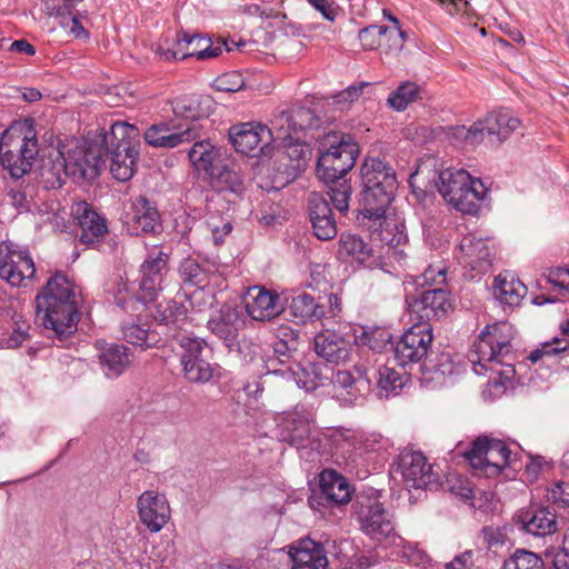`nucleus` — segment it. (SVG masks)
<instances>
[{
	"instance_id": "nucleus-44",
	"label": "nucleus",
	"mask_w": 569,
	"mask_h": 569,
	"mask_svg": "<svg viewBox=\"0 0 569 569\" xmlns=\"http://www.w3.org/2000/svg\"><path fill=\"white\" fill-rule=\"evenodd\" d=\"M113 296L119 308L132 313L141 312L143 306L151 301L142 299V292L136 295L134 288L122 281L117 284Z\"/></svg>"
},
{
	"instance_id": "nucleus-39",
	"label": "nucleus",
	"mask_w": 569,
	"mask_h": 569,
	"mask_svg": "<svg viewBox=\"0 0 569 569\" xmlns=\"http://www.w3.org/2000/svg\"><path fill=\"white\" fill-rule=\"evenodd\" d=\"M209 183L218 191H228L240 197L244 190L243 178L236 164L224 159L209 177Z\"/></svg>"
},
{
	"instance_id": "nucleus-8",
	"label": "nucleus",
	"mask_w": 569,
	"mask_h": 569,
	"mask_svg": "<svg viewBox=\"0 0 569 569\" xmlns=\"http://www.w3.org/2000/svg\"><path fill=\"white\" fill-rule=\"evenodd\" d=\"M223 48L230 49L224 41L213 42L211 38L202 34H190L183 30L178 31L170 40L162 39L156 47L154 52L164 61L183 60L196 57L198 60H208L219 57Z\"/></svg>"
},
{
	"instance_id": "nucleus-64",
	"label": "nucleus",
	"mask_w": 569,
	"mask_h": 569,
	"mask_svg": "<svg viewBox=\"0 0 569 569\" xmlns=\"http://www.w3.org/2000/svg\"><path fill=\"white\" fill-rule=\"evenodd\" d=\"M313 234L322 241L333 239L338 233L337 222L335 218H325L311 222Z\"/></svg>"
},
{
	"instance_id": "nucleus-17",
	"label": "nucleus",
	"mask_w": 569,
	"mask_h": 569,
	"mask_svg": "<svg viewBox=\"0 0 569 569\" xmlns=\"http://www.w3.org/2000/svg\"><path fill=\"white\" fill-rule=\"evenodd\" d=\"M352 490L348 480L332 469H325L319 475V490L310 498V506L315 502L326 508L347 505L351 500Z\"/></svg>"
},
{
	"instance_id": "nucleus-11",
	"label": "nucleus",
	"mask_w": 569,
	"mask_h": 569,
	"mask_svg": "<svg viewBox=\"0 0 569 569\" xmlns=\"http://www.w3.org/2000/svg\"><path fill=\"white\" fill-rule=\"evenodd\" d=\"M433 341L430 323L418 322L412 325L398 340L395 350V360L401 367L425 362L430 355Z\"/></svg>"
},
{
	"instance_id": "nucleus-3",
	"label": "nucleus",
	"mask_w": 569,
	"mask_h": 569,
	"mask_svg": "<svg viewBox=\"0 0 569 569\" xmlns=\"http://www.w3.org/2000/svg\"><path fill=\"white\" fill-rule=\"evenodd\" d=\"M515 338V329L507 321L488 325L473 343L469 355L473 371L485 375L488 371L496 375L495 385H505L515 373L512 361L515 352L511 341Z\"/></svg>"
},
{
	"instance_id": "nucleus-7",
	"label": "nucleus",
	"mask_w": 569,
	"mask_h": 569,
	"mask_svg": "<svg viewBox=\"0 0 569 569\" xmlns=\"http://www.w3.org/2000/svg\"><path fill=\"white\" fill-rule=\"evenodd\" d=\"M358 152V146L350 134H325L318 148L317 177L323 182L345 177L353 168Z\"/></svg>"
},
{
	"instance_id": "nucleus-52",
	"label": "nucleus",
	"mask_w": 569,
	"mask_h": 569,
	"mask_svg": "<svg viewBox=\"0 0 569 569\" xmlns=\"http://www.w3.org/2000/svg\"><path fill=\"white\" fill-rule=\"evenodd\" d=\"M298 347V332L288 327L280 328L277 335V340L273 343L274 352L281 356H290L293 351H297Z\"/></svg>"
},
{
	"instance_id": "nucleus-6",
	"label": "nucleus",
	"mask_w": 569,
	"mask_h": 569,
	"mask_svg": "<svg viewBox=\"0 0 569 569\" xmlns=\"http://www.w3.org/2000/svg\"><path fill=\"white\" fill-rule=\"evenodd\" d=\"M361 213L369 219H380L393 200L398 187L395 170L378 158L366 159L361 166Z\"/></svg>"
},
{
	"instance_id": "nucleus-13",
	"label": "nucleus",
	"mask_w": 569,
	"mask_h": 569,
	"mask_svg": "<svg viewBox=\"0 0 569 569\" xmlns=\"http://www.w3.org/2000/svg\"><path fill=\"white\" fill-rule=\"evenodd\" d=\"M316 420L311 410L297 406L278 418L277 437L296 448H305L312 439Z\"/></svg>"
},
{
	"instance_id": "nucleus-20",
	"label": "nucleus",
	"mask_w": 569,
	"mask_h": 569,
	"mask_svg": "<svg viewBox=\"0 0 569 569\" xmlns=\"http://www.w3.org/2000/svg\"><path fill=\"white\" fill-rule=\"evenodd\" d=\"M452 309L450 292L442 287L425 290L410 303V313L419 322L429 323L432 319L446 317Z\"/></svg>"
},
{
	"instance_id": "nucleus-41",
	"label": "nucleus",
	"mask_w": 569,
	"mask_h": 569,
	"mask_svg": "<svg viewBox=\"0 0 569 569\" xmlns=\"http://www.w3.org/2000/svg\"><path fill=\"white\" fill-rule=\"evenodd\" d=\"M281 144L283 147L282 161L287 169L292 172L303 170L311 158L310 147L295 138Z\"/></svg>"
},
{
	"instance_id": "nucleus-21",
	"label": "nucleus",
	"mask_w": 569,
	"mask_h": 569,
	"mask_svg": "<svg viewBox=\"0 0 569 569\" xmlns=\"http://www.w3.org/2000/svg\"><path fill=\"white\" fill-rule=\"evenodd\" d=\"M169 254L162 250H152L140 266L139 289L142 299L153 300L161 290L163 274L168 266Z\"/></svg>"
},
{
	"instance_id": "nucleus-50",
	"label": "nucleus",
	"mask_w": 569,
	"mask_h": 569,
	"mask_svg": "<svg viewBox=\"0 0 569 569\" xmlns=\"http://www.w3.org/2000/svg\"><path fill=\"white\" fill-rule=\"evenodd\" d=\"M420 371L423 375H431L430 379L445 377L453 373V362L449 353L441 352L433 357L430 352L427 360L421 362Z\"/></svg>"
},
{
	"instance_id": "nucleus-31",
	"label": "nucleus",
	"mask_w": 569,
	"mask_h": 569,
	"mask_svg": "<svg viewBox=\"0 0 569 569\" xmlns=\"http://www.w3.org/2000/svg\"><path fill=\"white\" fill-rule=\"evenodd\" d=\"M82 0H43V11L49 16L58 19L60 26L76 38L88 37L87 30L79 21V17L74 11V6Z\"/></svg>"
},
{
	"instance_id": "nucleus-49",
	"label": "nucleus",
	"mask_w": 569,
	"mask_h": 569,
	"mask_svg": "<svg viewBox=\"0 0 569 569\" xmlns=\"http://www.w3.org/2000/svg\"><path fill=\"white\" fill-rule=\"evenodd\" d=\"M328 184V196L335 208L340 213H346L349 210V201L351 196L350 183L342 178H336L332 181L325 182Z\"/></svg>"
},
{
	"instance_id": "nucleus-32",
	"label": "nucleus",
	"mask_w": 569,
	"mask_h": 569,
	"mask_svg": "<svg viewBox=\"0 0 569 569\" xmlns=\"http://www.w3.org/2000/svg\"><path fill=\"white\" fill-rule=\"evenodd\" d=\"M100 365L109 378L119 377L131 363L129 348L123 345L98 341Z\"/></svg>"
},
{
	"instance_id": "nucleus-34",
	"label": "nucleus",
	"mask_w": 569,
	"mask_h": 569,
	"mask_svg": "<svg viewBox=\"0 0 569 569\" xmlns=\"http://www.w3.org/2000/svg\"><path fill=\"white\" fill-rule=\"evenodd\" d=\"M292 569H327L328 559L323 547L312 540L300 541L291 547Z\"/></svg>"
},
{
	"instance_id": "nucleus-45",
	"label": "nucleus",
	"mask_w": 569,
	"mask_h": 569,
	"mask_svg": "<svg viewBox=\"0 0 569 569\" xmlns=\"http://www.w3.org/2000/svg\"><path fill=\"white\" fill-rule=\"evenodd\" d=\"M154 318L156 320L167 326L173 325L177 327H182L188 318L187 308L183 303L177 302L174 300L160 302L157 305Z\"/></svg>"
},
{
	"instance_id": "nucleus-57",
	"label": "nucleus",
	"mask_w": 569,
	"mask_h": 569,
	"mask_svg": "<svg viewBox=\"0 0 569 569\" xmlns=\"http://www.w3.org/2000/svg\"><path fill=\"white\" fill-rule=\"evenodd\" d=\"M569 348L567 339L555 338L552 341L543 342L539 349L533 350L528 359L531 362H538L543 356L558 355Z\"/></svg>"
},
{
	"instance_id": "nucleus-54",
	"label": "nucleus",
	"mask_w": 569,
	"mask_h": 569,
	"mask_svg": "<svg viewBox=\"0 0 569 569\" xmlns=\"http://www.w3.org/2000/svg\"><path fill=\"white\" fill-rule=\"evenodd\" d=\"M308 212L310 222L333 218L332 209L328 200L319 192H311L308 198Z\"/></svg>"
},
{
	"instance_id": "nucleus-61",
	"label": "nucleus",
	"mask_w": 569,
	"mask_h": 569,
	"mask_svg": "<svg viewBox=\"0 0 569 569\" xmlns=\"http://www.w3.org/2000/svg\"><path fill=\"white\" fill-rule=\"evenodd\" d=\"M244 80L241 73L227 72L214 80V88L222 92H238L244 88Z\"/></svg>"
},
{
	"instance_id": "nucleus-10",
	"label": "nucleus",
	"mask_w": 569,
	"mask_h": 569,
	"mask_svg": "<svg viewBox=\"0 0 569 569\" xmlns=\"http://www.w3.org/2000/svg\"><path fill=\"white\" fill-rule=\"evenodd\" d=\"M511 451L507 445L488 436H480L472 441L465 458L475 470L487 477L499 475L509 465Z\"/></svg>"
},
{
	"instance_id": "nucleus-29",
	"label": "nucleus",
	"mask_w": 569,
	"mask_h": 569,
	"mask_svg": "<svg viewBox=\"0 0 569 569\" xmlns=\"http://www.w3.org/2000/svg\"><path fill=\"white\" fill-rule=\"evenodd\" d=\"M337 254L342 261H356L368 268L379 264L373 249L360 236L353 233H341Z\"/></svg>"
},
{
	"instance_id": "nucleus-40",
	"label": "nucleus",
	"mask_w": 569,
	"mask_h": 569,
	"mask_svg": "<svg viewBox=\"0 0 569 569\" xmlns=\"http://www.w3.org/2000/svg\"><path fill=\"white\" fill-rule=\"evenodd\" d=\"M327 306L315 299L313 296L302 292L292 298L290 303V311L292 316L301 322L320 320L327 316Z\"/></svg>"
},
{
	"instance_id": "nucleus-62",
	"label": "nucleus",
	"mask_w": 569,
	"mask_h": 569,
	"mask_svg": "<svg viewBox=\"0 0 569 569\" xmlns=\"http://www.w3.org/2000/svg\"><path fill=\"white\" fill-rule=\"evenodd\" d=\"M445 490L452 492L456 496L461 497L465 500H469L473 498V491L469 487V485L461 479L457 475H449L446 478V481L442 482V487Z\"/></svg>"
},
{
	"instance_id": "nucleus-18",
	"label": "nucleus",
	"mask_w": 569,
	"mask_h": 569,
	"mask_svg": "<svg viewBox=\"0 0 569 569\" xmlns=\"http://www.w3.org/2000/svg\"><path fill=\"white\" fill-rule=\"evenodd\" d=\"M138 516L150 532H159L170 520L167 497L156 490H146L137 499Z\"/></svg>"
},
{
	"instance_id": "nucleus-27",
	"label": "nucleus",
	"mask_w": 569,
	"mask_h": 569,
	"mask_svg": "<svg viewBox=\"0 0 569 569\" xmlns=\"http://www.w3.org/2000/svg\"><path fill=\"white\" fill-rule=\"evenodd\" d=\"M335 396L345 405L356 403L370 390V381L365 372L358 370V376L350 371L338 370L332 377Z\"/></svg>"
},
{
	"instance_id": "nucleus-28",
	"label": "nucleus",
	"mask_w": 569,
	"mask_h": 569,
	"mask_svg": "<svg viewBox=\"0 0 569 569\" xmlns=\"http://www.w3.org/2000/svg\"><path fill=\"white\" fill-rule=\"evenodd\" d=\"M317 355L328 362L342 363L350 359L352 345L340 333L331 330L319 332L313 339Z\"/></svg>"
},
{
	"instance_id": "nucleus-14",
	"label": "nucleus",
	"mask_w": 569,
	"mask_h": 569,
	"mask_svg": "<svg viewBox=\"0 0 569 569\" xmlns=\"http://www.w3.org/2000/svg\"><path fill=\"white\" fill-rule=\"evenodd\" d=\"M398 468L408 487L430 491H436L442 487L439 475L432 470V466L427 462L422 452H402Z\"/></svg>"
},
{
	"instance_id": "nucleus-2",
	"label": "nucleus",
	"mask_w": 569,
	"mask_h": 569,
	"mask_svg": "<svg viewBox=\"0 0 569 569\" xmlns=\"http://www.w3.org/2000/svg\"><path fill=\"white\" fill-rule=\"evenodd\" d=\"M80 300L76 284L62 272H57L36 296V318L62 341L77 331Z\"/></svg>"
},
{
	"instance_id": "nucleus-37",
	"label": "nucleus",
	"mask_w": 569,
	"mask_h": 569,
	"mask_svg": "<svg viewBox=\"0 0 569 569\" xmlns=\"http://www.w3.org/2000/svg\"><path fill=\"white\" fill-rule=\"evenodd\" d=\"M493 296L501 305L515 308L527 295V287L511 273H500L493 280Z\"/></svg>"
},
{
	"instance_id": "nucleus-48",
	"label": "nucleus",
	"mask_w": 569,
	"mask_h": 569,
	"mask_svg": "<svg viewBox=\"0 0 569 569\" xmlns=\"http://www.w3.org/2000/svg\"><path fill=\"white\" fill-rule=\"evenodd\" d=\"M270 142L286 143L293 138L292 117L290 110H282L270 121Z\"/></svg>"
},
{
	"instance_id": "nucleus-35",
	"label": "nucleus",
	"mask_w": 569,
	"mask_h": 569,
	"mask_svg": "<svg viewBox=\"0 0 569 569\" xmlns=\"http://www.w3.org/2000/svg\"><path fill=\"white\" fill-rule=\"evenodd\" d=\"M269 380L273 383L283 385L287 389H295L301 387L306 390H315L321 383V377L313 366L301 368V372L296 373L290 369L273 370L268 375Z\"/></svg>"
},
{
	"instance_id": "nucleus-56",
	"label": "nucleus",
	"mask_w": 569,
	"mask_h": 569,
	"mask_svg": "<svg viewBox=\"0 0 569 569\" xmlns=\"http://www.w3.org/2000/svg\"><path fill=\"white\" fill-rule=\"evenodd\" d=\"M30 325L21 316L13 318V327L9 337L4 340L7 348L16 349L29 339Z\"/></svg>"
},
{
	"instance_id": "nucleus-12",
	"label": "nucleus",
	"mask_w": 569,
	"mask_h": 569,
	"mask_svg": "<svg viewBox=\"0 0 569 569\" xmlns=\"http://www.w3.org/2000/svg\"><path fill=\"white\" fill-rule=\"evenodd\" d=\"M36 267L28 249L11 241L0 242V278L12 287L23 286L34 277Z\"/></svg>"
},
{
	"instance_id": "nucleus-25",
	"label": "nucleus",
	"mask_w": 569,
	"mask_h": 569,
	"mask_svg": "<svg viewBox=\"0 0 569 569\" xmlns=\"http://www.w3.org/2000/svg\"><path fill=\"white\" fill-rule=\"evenodd\" d=\"M148 144L161 148H174L183 142L200 138V128L194 123L178 124L170 129L167 124H153L144 132Z\"/></svg>"
},
{
	"instance_id": "nucleus-55",
	"label": "nucleus",
	"mask_w": 569,
	"mask_h": 569,
	"mask_svg": "<svg viewBox=\"0 0 569 569\" xmlns=\"http://www.w3.org/2000/svg\"><path fill=\"white\" fill-rule=\"evenodd\" d=\"M385 32V26L370 24L359 31L358 38L365 50H376L383 44Z\"/></svg>"
},
{
	"instance_id": "nucleus-59",
	"label": "nucleus",
	"mask_w": 569,
	"mask_h": 569,
	"mask_svg": "<svg viewBox=\"0 0 569 569\" xmlns=\"http://www.w3.org/2000/svg\"><path fill=\"white\" fill-rule=\"evenodd\" d=\"M391 335L385 329L365 331L360 337V342L373 351L380 352L390 343Z\"/></svg>"
},
{
	"instance_id": "nucleus-1",
	"label": "nucleus",
	"mask_w": 569,
	"mask_h": 569,
	"mask_svg": "<svg viewBox=\"0 0 569 569\" xmlns=\"http://www.w3.org/2000/svg\"><path fill=\"white\" fill-rule=\"evenodd\" d=\"M139 149V129L118 121L89 147L74 139L52 146L42 160L40 176L48 189L61 188L68 177L77 181L92 180L99 176L106 156L110 160L112 177L127 182L137 171Z\"/></svg>"
},
{
	"instance_id": "nucleus-47",
	"label": "nucleus",
	"mask_w": 569,
	"mask_h": 569,
	"mask_svg": "<svg viewBox=\"0 0 569 569\" xmlns=\"http://www.w3.org/2000/svg\"><path fill=\"white\" fill-rule=\"evenodd\" d=\"M501 569H545V562L536 552L516 549L503 561Z\"/></svg>"
},
{
	"instance_id": "nucleus-24",
	"label": "nucleus",
	"mask_w": 569,
	"mask_h": 569,
	"mask_svg": "<svg viewBox=\"0 0 569 569\" xmlns=\"http://www.w3.org/2000/svg\"><path fill=\"white\" fill-rule=\"evenodd\" d=\"M244 308L252 320L262 322L274 319L282 311L278 293L258 286L247 291Z\"/></svg>"
},
{
	"instance_id": "nucleus-4",
	"label": "nucleus",
	"mask_w": 569,
	"mask_h": 569,
	"mask_svg": "<svg viewBox=\"0 0 569 569\" xmlns=\"http://www.w3.org/2000/svg\"><path fill=\"white\" fill-rule=\"evenodd\" d=\"M437 159L428 157L420 162L416 176L435 170L432 179L438 178V190L443 199L465 214H477L488 189L480 179L472 178L465 169L436 170Z\"/></svg>"
},
{
	"instance_id": "nucleus-33",
	"label": "nucleus",
	"mask_w": 569,
	"mask_h": 569,
	"mask_svg": "<svg viewBox=\"0 0 569 569\" xmlns=\"http://www.w3.org/2000/svg\"><path fill=\"white\" fill-rule=\"evenodd\" d=\"M179 277L186 286L203 289L217 273V267L209 260L184 258L178 269Z\"/></svg>"
},
{
	"instance_id": "nucleus-58",
	"label": "nucleus",
	"mask_w": 569,
	"mask_h": 569,
	"mask_svg": "<svg viewBox=\"0 0 569 569\" xmlns=\"http://www.w3.org/2000/svg\"><path fill=\"white\" fill-rule=\"evenodd\" d=\"M290 111H291L292 127H293L295 133L300 130L317 127L318 119L316 118V116L311 109L305 108V107H297V108L290 109Z\"/></svg>"
},
{
	"instance_id": "nucleus-63",
	"label": "nucleus",
	"mask_w": 569,
	"mask_h": 569,
	"mask_svg": "<svg viewBox=\"0 0 569 569\" xmlns=\"http://www.w3.org/2000/svg\"><path fill=\"white\" fill-rule=\"evenodd\" d=\"M370 86L371 84L369 82H360L358 84L350 86L335 96V103L343 109L353 101H357L363 93V90Z\"/></svg>"
},
{
	"instance_id": "nucleus-19",
	"label": "nucleus",
	"mask_w": 569,
	"mask_h": 569,
	"mask_svg": "<svg viewBox=\"0 0 569 569\" xmlns=\"http://www.w3.org/2000/svg\"><path fill=\"white\" fill-rule=\"evenodd\" d=\"M71 214L80 228L78 240L86 246L94 247L100 243L108 233L107 220L98 213L92 206L81 201L71 208Z\"/></svg>"
},
{
	"instance_id": "nucleus-42",
	"label": "nucleus",
	"mask_w": 569,
	"mask_h": 569,
	"mask_svg": "<svg viewBox=\"0 0 569 569\" xmlns=\"http://www.w3.org/2000/svg\"><path fill=\"white\" fill-rule=\"evenodd\" d=\"M122 338L131 345L148 349L159 342L158 333L150 331L147 325H139L131 321H124L121 325Z\"/></svg>"
},
{
	"instance_id": "nucleus-43",
	"label": "nucleus",
	"mask_w": 569,
	"mask_h": 569,
	"mask_svg": "<svg viewBox=\"0 0 569 569\" xmlns=\"http://www.w3.org/2000/svg\"><path fill=\"white\" fill-rule=\"evenodd\" d=\"M407 381L408 378L405 373L397 371L391 367L381 366L378 369L377 386L380 397L388 398L393 393L396 395L398 390L402 389Z\"/></svg>"
},
{
	"instance_id": "nucleus-22",
	"label": "nucleus",
	"mask_w": 569,
	"mask_h": 569,
	"mask_svg": "<svg viewBox=\"0 0 569 569\" xmlns=\"http://www.w3.org/2000/svg\"><path fill=\"white\" fill-rule=\"evenodd\" d=\"M229 139L238 152L252 154L270 143V131L262 123H239L229 129Z\"/></svg>"
},
{
	"instance_id": "nucleus-5",
	"label": "nucleus",
	"mask_w": 569,
	"mask_h": 569,
	"mask_svg": "<svg viewBox=\"0 0 569 569\" xmlns=\"http://www.w3.org/2000/svg\"><path fill=\"white\" fill-rule=\"evenodd\" d=\"M39 153L36 122L31 118L12 123L0 138V161L13 179L28 173Z\"/></svg>"
},
{
	"instance_id": "nucleus-30",
	"label": "nucleus",
	"mask_w": 569,
	"mask_h": 569,
	"mask_svg": "<svg viewBox=\"0 0 569 569\" xmlns=\"http://www.w3.org/2000/svg\"><path fill=\"white\" fill-rule=\"evenodd\" d=\"M244 326L241 313L232 307H222L219 313L208 320V329L228 346L236 343L240 330Z\"/></svg>"
},
{
	"instance_id": "nucleus-60",
	"label": "nucleus",
	"mask_w": 569,
	"mask_h": 569,
	"mask_svg": "<svg viewBox=\"0 0 569 569\" xmlns=\"http://www.w3.org/2000/svg\"><path fill=\"white\" fill-rule=\"evenodd\" d=\"M547 501L558 508H569V482L558 481L547 489Z\"/></svg>"
},
{
	"instance_id": "nucleus-36",
	"label": "nucleus",
	"mask_w": 569,
	"mask_h": 569,
	"mask_svg": "<svg viewBox=\"0 0 569 569\" xmlns=\"http://www.w3.org/2000/svg\"><path fill=\"white\" fill-rule=\"evenodd\" d=\"M188 157L193 167L207 178L224 160L221 150L206 139L194 142L188 151Z\"/></svg>"
},
{
	"instance_id": "nucleus-46",
	"label": "nucleus",
	"mask_w": 569,
	"mask_h": 569,
	"mask_svg": "<svg viewBox=\"0 0 569 569\" xmlns=\"http://www.w3.org/2000/svg\"><path fill=\"white\" fill-rule=\"evenodd\" d=\"M419 93L420 88L416 82L406 81L390 93L387 104L396 111H403L419 98Z\"/></svg>"
},
{
	"instance_id": "nucleus-9",
	"label": "nucleus",
	"mask_w": 569,
	"mask_h": 569,
	"mask_svg": "<svg viewBox=\"0 0 569 569\" xmlns=\"http://www.w3.org/2000/svg\"><path fill=\"white\" fill-rule=\"evenodd\" d=\"M520 126V120L512 117L507 110L487 113L469 128L459 126L453 129V136L462 139L467 144L476 146L487 136L491 142H502Z\"/></svg>"
},
{
	"instance_id": "nucleus-15",
	"label": "nucleus",
	"mask_w": 569,
	"mask_h": 569,
	"mask_svg": "<svg viewBox=\"0 0 569 569\" xmlns=\"http://www.w3.org/2000/svg\"><path fill=\"white\" fill-rule=\"evenodd\" d=\"M357 519L360 529L372 539L382 540L395 533L393 516L378 499L367 497L358 501Z\"/></svg>"
},
{
	"instance_id": "nucleus-53",
	"label": "nucleus",
	"mask_w": 569,
	"mask_h": 569,
	"mask_svg": "<svg viewBox=\"0 0 569 569\" xmlns=\"http://www.w3.org/2000/svg\"><path fill=\"white\" fill-rule=\"evenodd\" d=\"M406 40L407 33L400 27H386L383 44L380 49L386 54L397 56L402 50Z\"/></svg>"
},
{
	"instance_id": "nucleus-51",
	"label": "nucleus",
	"mask_w": 569,
	"mask_h": 569,
	"mask_svg": "<svg viewBox=\"0 0 569 569\" xmlns=\"http://www.w3.org/2000/svg\"><path fill=\"white\" fill-rule=\"evenodd\" d=\"M447 280V268L442 262L430 264L422 273L415 276L413 282L419 287L442 286Z\"/></svg>"
},
{
	"instance_id": "nucleus-16",
	"label": "nucleus",
	"mask_w": 569,
	"mask_h": 569,
	"mask_svg": "<svg viewBox=\"0 0 569 569\" xmlns=\"http://www.w3.org/2000/svg\"><path fill=\"white\" fill-rule=\"evenodd\" d=\"M180 347V363L184 378L192 383L209 382L213 377L214 368L202 358L203 341L182 337Z\"/></svg>"
},
{
	"instance_id": "nucleus-38",
	"label": "nucleus",
	"mask_w": 569,
	"mask_h": 569,
	"mask_svg": "<svg viewBox=\"0 0 569 569\" xmlns=\"http://www.w3.org/2000/svg\"><path fill=\"white\" fill-rule=\"evenodd\" d=\"M132 209L130 223L133 233H152L160 228L159 212L146 197H137L132 203Z\"/></svg>"
},
{
	"instance_id": "nucleus-26",
	"label": "nucleus",
	"mask_w": 569,
	"mask_h": 569,
	"mask_svg": "<svg viewBox=\"0 0 569 569\" xmlns=\"http://www.w3.org/2000/svg\"><path fill=\"white\" fill-rule=\"evenodd\" d=\"M520 529L533 537H548L558 531L557 515L548 507H535L518 515Z\"/></svg>"
},
{
	"instance_id": "nucleus-23",
	"label": "nucleus",
	"mask_w": 569,
	"mask_h": 569,
	"mask_svg": "<svg viewBox=\"0 0 569 569\" xmlns=\"http://www.w3.org/2000/svg\"><path fill=\"white\" fill-rule=\"evenodd\" d=\"M459 260L479 273H486L493 260V243L491 239L477 238L467 234L459 246Z\"/></svg>"
}]
</instances>
